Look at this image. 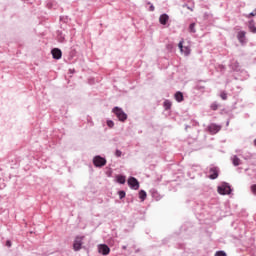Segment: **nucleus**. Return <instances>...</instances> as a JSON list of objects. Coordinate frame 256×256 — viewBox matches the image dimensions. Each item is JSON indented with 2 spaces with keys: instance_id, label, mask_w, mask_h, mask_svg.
<instances>
[{
  "instance_id": "nucleus-17",
  "label": "nucleus",
  "mask_w": 256,
  "mask_h": 256,
  "mask_svg": "<svg viewBox=\"0 0 256 256\" xmlns=\"http://www.w3.org/2000/svg\"><path fill=\"white\" fill-rule=\"evenodd\" d=\"M139 198L141 199V201H145V199H147V192H145V190H141L139 192Z\"/></svg>"
},
{
  "instance_id": "nucleus-20",
  "label": "nucleus",
  "mask_w": 256,
  "mask_h": 256,
  "mask_svg": "<svg viewBox=\"0 0 256 256\" xmlns=\"http://www.w3.org/2000/svg\"><path fill=\"white\" fill-rule=\"evenodd\" d=\"M215 256H227V253H225V251H217Z\"/></svg>"
},
{
  "instance_id": "nucleus-2",
  "label": "nucleus",
  "mask_w": 256,
  "mask_h": 256,
  "mask_svg": "<svg viewBox=\"0 0 256 256\" xmlns=\"http://www.w3.org/2000/svg\"><path fill=\"white\" fill-rule=\"evenodd\" d=\"M93 163L95 167H105V165H107V160L101 156H95Z\"/></svg>"
},
{
  "instance_id": "nucleus-14",
  "label": "nucleus",
  "mask_w": 256,
  "mask_h": 256,
  "mask_svg": "<svg viewBox=\"0 0 256 256\" xmlns=\"http://www.w3.org/2000/svg\"><path fill=\"white\" fill-rule=\"evenodd\" d=\"M232 163L235 167H239V165H241V159L237 156H233Z\"/></svg>"
},
{
  "instance_id": "nucleus-24",
  "label": "nucleus",
  "mask_w": 256,
  "mask_h": 256,
  "mask_svg": "<svg viewBox=\"0 0 256 256\" xmlns=\"http://www.w3.org/2000/svg\"><path fill=\"white\" fill-rule=\"evenodd\" d=\"M256 15V9L254 10V12H251L250 14L247 15L248 19L251 17H255Z\"/></svg>"
},
{
  "instance_id": "nucleus-3",
  "label": "nucleus",
  "mask_w": 256,
  "mask_h": 256,
  "mask_svg": "<svg viewBox=\"0 0 256 256\" xmlns=\"http://www.w3.org/2000/svg\"><path fill=\"white\" fill-rule=\"evenodd\" d=\"M218 193L220 195H230L231 194V187L227 184H223L222 186L218 187Z\"/></svg>"
},
{
  "instance_id": "nucleus-9",
  "label": "nucleus",
  "mask_w": 256,
  "mask_h": 256,
  "mask_svg": "<svg viewBox=\"0 0 256 256\" xmlns=\"http://www.w3.org/2000/svg\"><path fill=\"white\" fill-rule=\"evenodd\" d=\"M209 131L210 133L215 135V133H219V131H221V126H218L217 124H211L209 126Z\"/></svg>"
},
{
  "instance_id": "nucleus-6",
  "label": "nucleus",
  "mask_w": 256,
  "mask_h": 256,
  "mask_svg": "<svg viewBox=\"0 0 256 256\" xmlns=\"http://www.w3.org/2000/svg\"><path fill=\"white\" fill-rule=\"evenodd\" d=\"M178 47L181 53H184V55H189V53H191V48L189 46L183 47V40L179 42Z\"/></svg>"
},
{
  "instance_id": "nucleus-1",
  "label": "nucleus",
  "mask_w": 256,
  "mask_h": 256,
  "mask_svg": "<svg viewBox=\"0 0 256 256\" xmlns=\"http://www.w3.org/2000/svg\"><path fill=\"white\" fill-rule=\"evenodd\" d=\"M113 113L116 114V117H118L119 121H127V115L121 108L115 107L113 109Z\"/></svg>"
},
{
  "instance_id": "nucleus-22",
  "label": "nucleus",
  "mask_w": 256,
  "mask_h": 256,
  "mask_svg": "<svg viewBox=\"0 0 256 256\" xmlns=\"http://www.w3.org/2000/svg\"><path fill=\"white\" fill-rule=\"evenodd\" d=\"M107 125H108V127L113 128L115 123L113 121H111V120H108L107 121Z\"/></svg>"
},
{
  "instance_id": "nucleus-23",
  "label": "nucleus",
  "mask_w": 256,
  "mask_h": 256,
  "mask_svg": "<svg viewBox=\"0 0 256 256\" xmlns=\"http://www.w3.org/2000/svg\"><path fill=\"white\" fill-rule=\"evenodd\" d=\"M120 199H125V191H119Z\"/></svg>"
},
{
  "instance_id": "nucleus-16",
  "label": "nucleus",
  "mask_w": 256,
  "mask_h": 256,
  "mask_svg": "<svg viewBox=\"0 0 256 256\" xmlns=\"http://www.w3.org/2000/svg\"><path fill=\"white\" fill-rule=\"evenodd\" d=\"M116 179H117L118 183H120L121 185H125V181H126L125 176H123V175H118V176L116 177Z\"/></svg>"
},
{
  "instance_id": "nucleus-7",
  "label": "nucleus",
  "mask_w": 256,
  "mask_h": 256,
  "mask_svg": "<svg viewBox=\"0 0 256 256\" xmlns=\"http://www.w3.org/2000/svg\"><path fill=\"white\" fill-rule=\"evenodd\" d=\"M110 251L109 246L105 244L99 246V253H102V255H109Z\"/></svg>"
},
{
  "instance_id": "nucleus-12",
  "label": "nucleus",
  "mask_w": 256,
  "mask_h": 256,
  "mask_svg": "<svg viewBox=\"0 0 256 256\" xmlns=\"http://www.w3.org/2000/svg\"><path fill=\"white\" fill-rule=\"evenodd\" d=\"M245 35H247L245 31L238 32L237 39L240 41V43H245Z\"/></svg>"
},
{
  "instance_id": "nucleus-8",
  "label": "nucleus",
  "mask_w": 256,
  "mask_h": 256,
  "mask_svg": "<svg viewBox=\"0 0 256 256\" xmlns=\"http://www.w3.org/2000/svg\"><path fill=\"white\" fill-rule=\"evenodd\" d=\"M51 53H52V56L54 59H61V57L63 55L61 50L58 48L52 49Z\"/></svg>"
},
{
  "instance_id": "nucleus-5",
  "label": "nucleus",
  "mask_w": 256,
  "mask_h": 256,
  "mask_svg": "<svg viewBox=\"0 0 256 256\" xmlns=\"http://www.w3.org/2000/svg\"><path fill=\"white\" fill-rule=\"evenodd\" d=\"M128 185H129V187H131V189H134L136 191H137V189H139V181L136 180L135 177H130L128 179Z\"/></svg>"
},
{
  "instance_id": "nucleus-4",
  "label": "nucleus",
  "mask_w": 256,
  "mask_h": 256,
  "mask_svg": "<svg viewBox=\"0 0 256 256\" xmlns=\"http://www.w3.org/2000/svg\"><path fill=\"white\" fill-rule=\"evenodd\" d=\"M83 239H84L83 236H77L75 238L74 244H73L74 251H79L81 249V245H83Z\"/></svg>"
},
{
  "instance_id": "nucleus-27",
  "label": "nucleus",
  "mask_w": 256,
  "mask_h": 256,
  "mask_svg": "<svg viewBox=\"0 0 256 256\" xmlns=\"http://www.w3.org/2000/svg\"><path fill=\"white\" fill-rule=\"evenodd\" d=\"M115 155L116 157H121L122 152L120 150H116Z\"/></svg>"
},
{
  "instance_id": "nucleus-28",
  "label": "nucleus",
  "mask_w": 256,
  "mask_h": 256,
  "mask_svg": "<svg viewBox=\"0 0 256 256\" xmlns=\"http://www.w3.org/2000/svg\"><path fill=\"white\" fill-rule=\"evenodd\" d=\"M6 247H11V241L8 240V241L6 242Z\"/></svg>"
},
{
  "instance_id": "nucleus-19",
  "label": "nucleus",
  "mask_w": 256,
  "mask_h": 256,
  "mask_svg": "<svg viewBox=\"0 0 256 256\" xmlns=\"http://www.w3.org/2000/svg\"><path fill=\"white\" fill-rule=\"evenodd\" d=\"M189 31H190V33H196V30H195V23L190 24V26H189Z\"/></svg>"
},
{
  "instance_id": "nucleus-15",
  "label": "nucleus",
  "mask_w": 256,
  "mask_h": 256,
  "mask_svg": "<svg viewBox=\"0 0 256 256\" xmlns=\"http://www.w3.org/2000/svg\"><path fill=\"white\" fill-rule=\"evenodd\" d=\"M248 28L251 31V33H256V27H255V22L251 20L248 24Z\"/></svg>"
},
{
  "instance_id": "nucleus-25",
  "label": "nucleus",
  "mask_w": 256,
  "mask_h": 256,
  "mask_svg": "<svg viewBox=\"0 0 256 256\" xmlns=\"http://www.w3.org/2000/svg\"><path fill=\"white\" fill-rule=\"evenodd\" d=\"M251 191L254 195H256V184L251 186Z\"/></svg>"
},
{
  "instance_id": "nucleus-29",
  "label": "nucleus",
  "mask_w": 256,
  "mask_h": 256,
  "mask_svg": "<svg viewBox=\"0 0 256 256\" xmlns=\"http://www.w3.org/2000/svg\"><path fill=\"white\" fill-rule=\"evenodd\" d=\"M150 11H155V6L151 5L150 6Z\"/></svg>"
},
{
  "instance_id": "nucleus-21",
  "label": "nucleus",
  "mask_w": 256,
  "mask_h": 256,
  "mask_svg": "<svg viewBox=\"0 0 256 256\" xmlns=\"http://www.w3.org/2000/svg\"><path fill=\"white\" fill-rule=\"evenodd\" d=\"M220 97L223 99V101H227V93L221 92Z\"/></svg>"
},
{
  "instance_id": "nucleus-11",
  "label": "nucleus",
  "mask_w": 256,
  "mask_h": 256,
  "mask_svg": "<svg viewBox=\"0 0 256 256\" xmlns=\"http://www.w3.org/2000/svg\"><path fill=\"white\" fill-rule=\"evenodd\" d=\"M159 21H160L161 25H167V22L169 21V15H167V14H162V15L159 17Z\"/></svg>"
},
{
  "instance_id": "nucleus-26",
  "label": "nucleus",
  "mask_w": 256,
  "mask_h": 256,
  "mask_svg": "<svg viewBox=\"0 0 256 256\" xmlns=\"http://www.w3.org/2000/svg\"><path fill=\"white\" fill-rule=\"evenodd\" d=\"M211 109H212V111H217V109H218L217 104H212Z\"/></svg>"
},
{
  "instance_id": "nucleus-18",
  "label": "nucleus",
  "mask_w": 256,
  "mask_h": 256,
  "mask_svg": "<svg viewBox=\"0 0 256 256\" xmlns=\"http://www.w3.org/2000/svg\"><path fill=\"white\" fill-rule=\"evenodd\" d=\"M171 101H169V100H166L165 102H164V107H165V109L166 110H169V109H171Z\"/></svg>"
},
{
  "instance_id": "nucleus-10",
  "label": "nucleus",
  "mask_w": 256,
  "mask_h": 256,
  "mask_svg": "<svg viewBox=\"0 0 256 256\" xmlns=\"http://www.w3.org/2000/svg\"><path fill=\"white\" fill-rule=\"evenodd\" d=\"M209 173L210 179H217V177H219V170H217V168H211Z\"/></svg>"
},
{
  "instance_id": "nucleus-13",
  "label": "nucleus",
  "mask_w": 256,
  "mask_h": 256,
  "mask_svg": "<svg viewBox=\"0 0 256 256\" xmlns=\"http://www.w3.org/2000/svg\"><path fill=\"white\" fill-rule=\"evenodd\" d=\"M174 97L178 103H181L184 99L183 94L181 92H176Z\"/></svg>"
}]
</instances>
